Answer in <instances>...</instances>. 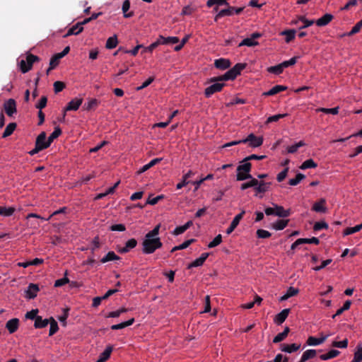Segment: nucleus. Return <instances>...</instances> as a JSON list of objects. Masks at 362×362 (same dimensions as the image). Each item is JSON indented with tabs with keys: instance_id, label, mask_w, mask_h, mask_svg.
Here are the masks:
<instances>
[{
	"instance_id": "nucleus-52",
	"label": "nucleus",
	"mask_w": 362,
	"mask_h": 362,
	"mask_svg": "<svg viewBox=\"0 0 362 362\" xmlns=\"http://www.w3.org/2000/svg\"><path fill=\"white\" fill-rule=\"evenodd\" d=\"M228 0H208L206 2V6L208 7H211L214 5L217 6H223V5H228Z\"/></svg>"
},
{
	"instance_id": "nucleus-57",
	"label": "nucleus",
	"mask_w": 362,
	"mask_h": 362,
	"mask_svg": "<svg viewBox=\"0 0 362 362\" xmlns=\"http://www.w3.org/2000/svg\"><path fill=\"white\" fill-rule=\"evenodd\" d=\"M51 320L52 321L50 322V328L49 332V336L54 334L59 329L57 322L52 317L51 318Z\"/></svg>"
},
{
	"instance_id": "nucleus-35",
	"label": "nucleus",
	"mask_w": 362,
	"mask_h": 362,
	"mask_svg": "<svg viewBox=\"0 0 362 362\" xmlns=\"http://www.w3.org/2000/svg\"><path fill=\"white\" fill-rule=\"evenodd\" d=\"M339 354L340 352L338 350L332 349L327 354L320 355V358L323 361H326L337 357Z\"/></svg>"
},
{
	"instance_id": "nucleus-18",
	"label": "nucleus",
	"mask_w": 362,
	"mask_h": 362,
	"mask_svg": "<svg viewBox=\"0 0 362 362\" xmlns=\"http://www.w3.org/2000/svg\"><path fill=\"white\" fill-rule=\"evenodd\" d=\"M325 203L326 201L325 199H320L319 202H317L313 204L312 210L319 213H325L327 211Z\"/></svg>"
},
{
	"instance_id": "nucleus-45",
	"label": "nucleus",
	"mask_w": 362,
	"mask_h": 362,
	"mask_svg": "<svg viewBox=\"0 0 362 362\" xmlns=\"http://www.w3.org/2000/svg\"><path fill=\"white\" fill-rule=\"evenodd\" d=\"M258 45V42L255 40H253L251 37H247L242 40L240 44L239 47L242 46H247V47H253Z\"/></svg>"
},
{
	"instance_id": "nucleus-28",
	"label": "nucleus",
	"mask_w": 362,
	"mask_h": 362,
	"mask_svg": "<svg viewBox=\"0 0 362 362\" xmlns=\"http://www.w3.org/2000/svg\"><path fill=\"white\" fill-rule=\"evenodd\" d=\"M252 168V164L249 161L240 162V164L237 167V171H242L243 173H250Z\"/></svg>"
},
{
	"instance_id": "nucleus-32",
	"label": "nucleus",
	"mask_w": 362,
	"mask_h": 362,
	"mask_svg": "<svg viewBox=\"0 0 362 362\" xmlns=\"http://www.w3.org/2000/svg\"><path fill=\"white\" fill-rule=\"evenodd\" d=\"M296 33V31L294 29L286 30L281 32V35L286 36L285 40L287 43L290 42L295 38Z\"/></svg>"
},
{
	"instance_id": "nucleus-14",
	"label": "nucleus",
	"mask_w": 362,
	"mask_h": 362,
	"mask_svg": "<svg viewBox=\"0 0 362 362\" xmlns=\"http://www.w3.org/2000/svg\"><path fill=\"white\" fill-rule=\"evenodd\" d=\"M19 327V320L18 318H13L9 320L6 324V328L8 330L9 333L13 334L17 331Z\"/></svg>"
},
{
	"instance_id": "nucleus-21",
	"label": "nucleus",
	"mask_w": 362,
	"mask_h": 362,
	"mask_svg": "<svg viewBox=\"0 0 362 362\" xmlns=\"http://www.w3.org/2000/svg\"><path fill=\"white\" fill-rule=\"evenodd\" d=\"M333 18L334 17L332 14L326 13L323 16L317 19L315 23L317 26H325L331 22Z\"/></svg>"
},
{
	"instance_id": "nucleus-54",
	"label": "nucleus",
	"mask_w": 362,
	"mask_h": 362,
	"mask_svg": "<svg viewBox=\"0 0 362 362\" xmlns=\"http://www.w3.org/2000/svg\"><path fill=\"white\" fill-rule=\"evenodd\" d=\"M128 311V309L125 308H122L116 311H112L109 313L106 317H118L122 313H126Z\"/></svg>"
},
{
	"instance_id": "nucleus-3",
	"label": "nucleus",
	"mask_w": 362,
	"mask_h": 362,
	"mask_svg": "<svg viewBox=\"0 0 362 362\" xmlns=\"http://www.w3.org/2000/svg\"><path fill=\"white\" fill-rule=\"evenodd\" d=\"M243 9H244L243 7L235 8L234 6H228V7L227 8H224V9L221 10L216 14V16L214 18V21H218V20L219 18H223L224 16H233L235 13L238 15V14H240L243 11Z\"/></svg>"
},
{
	"instance_id": "nucleus-40",
	"label": "nucleus",
	"mask_w": 362,
	"mask_h": 362,
	"mask_svg": "<svg viewBox=\"0 0 362 362\" xmlns=\"http://www.w3.org/2000/svg\"><path fill=\"white\" fill-rule=\"evenodd\" d=\"M288 223V220H278L273 223L272 227L277 230H283L286 227Z\"/></svg>"
},
{
	"instance_id": "nucleus-20",
	"label": "nucleus",
	"mask_w": 362,
	"mask_h": 362,
	"mask_svg": "<svg viewBox=\"0 0 362 362\" xmlns=\"http://www.w3.org/2000/svg\"><path fill=\"white\" fill-rule=\"evenodd\" d=\"M112 349L113 348L112 346H107L104 351L100 354L95 362H105L110 357Z\"/></svg>"
},
{
	"instance_id": "nucleus-51",
	"label": "nucleus",
	"mask_w": 362,
	"mask_h": 362,
	"mask_svg": "<svg viewBox=\"0 0 362 362\" xmlns=\"http://www.w3.org/2000/svg\"><path fill=\"white\" fill-rule=\"evenodd\" d=\"M299 21L303 23V25L299 26V29H304L314 24V20H308L304 16H299Z\"/></svg>"
},
{
	"instance_id": "nucleus-39",
	"label": "nucleus",
	"mask_w": 362,
	"mask_h": 362,
	"mask_svg": "<svg viewBox=\"0 0 362 362\" xmlns=\"http://www.w3.org/2000/svg\"><path fill=\"white\" fill-rule=\"evenodd\" d=\"M317 166V164L313 159L310 158L305 160L300 166V168L301 170H306L308 168H315Z\"/></svg>"
},
{
	"instance_id": "nucleus-47",
	"label": "nucleus",
	"mask_w": 362,
	"mask_h": 362,
	"mask_svg": "<svg viewBox=\"0 0 362 362\" xmlns=\"http://www.w3.org/2000/svg\"><path fill=\"white\" fill-rule=\"evenodd\" d=\"M15 211V209L13 207H5V206H0V215L4 216H11Z\"/></svg>"
},
{
	"instance_id": "nucleus-55",
	"label": "nucleus",
	"mask_w": 362,
	"mask_h": 362,
	"mask_svg": "<svg viewBox=\"0 0 362 362\" xmlns=\"http://www.w3.org/2000/svg\"><path fill=\"white\" fill-rule=\"evenodd\" d=\"M250 173H243L242 171H237L236 180L238 181H243L252 178Z\"/></svg>"
},
{
	"instance_id": "nucleus-64",
	"label": "nucleus",
	"mask_w": 362,
	"mask_h": 362,
	"mask_svg": "<svg viewBox=\"0 0 362 362\" xmlns=\"http://www.w3.org/2000/svg\"><path fill=\"white\" fill-rule=\"evenodd\" d=\"M332 345L334 347H337V348H341V349L346 348L348 346V339H345L340 341H334L332 342Z\"/></svg>"
},
{
	"instance_id": "nucleus-17",
	"label": "nucleus",
	"mask_w": 362,
	"mask_h": 362,
	"mask_svg": "<svg viewBox=\"0 0 362 362\" xmlns=\"http://www.w3.org/2000/svg\"><path fill=\"white\" fill-rule=\"evenodd\" d=\"M300 348V344H281L280 349L286 353H293L296 351H298Z\"/></svg>"
},
{
	"instance_id": "nucleus-56",
	"label": "nucleus",
	"mask_w": 362,
	"mask_h": 362,
	"mask_svg": "<svg viewBox=\"0 0 362 362\" xmlns=\"http://www.w3.org/2000/svg\"><path fill=\"white\" fill-rule=\"evenodd\" d=\"M222 242V236L221 234L216 235L214 239L208 245L209 248H213L218 246Z\"/></svg>"
},
{
	"instance_id": "nucleus-58",
	"label": "nucleus",
	"mask_w": 362,
	"mask_h": 362,
	"mask_svg": "<svg viewBox=\"0 0 362 362\" xmlns=\"http://www.w3.org/2000/svg\"><path fill=\"white\" fill-rule=\"evenodd\" d=\"M64 274H65V276L64 278H62V279H57V281H55V282H54L55 287L62 286L69 282V279L66 277L67 271H66Z\"/></svg>"
},
{
	"instance_id": "nucleus-26",
	"label": "nucleus",
	"mask_w": 362,
	"mask_h": 362,
	"mask_svg": "<svg viewBox=\"0 0 362 362\" xmlns=\"http://www.w3.org/2000/svg\"><path fill=\"white\" fill-rule=\"evenodd\" d=\"M83 30V27L80 26L77 23L76 25H73L71 28L69 29L65 37H68L72 35H78Z\"/></svg>"
},
{
	"instance_id": "nucleus-29",
	"label": "nucleus",
	"mask_w": 362,
	"mask_h": 362,
	"mask_svg": "<svg viewBox=\"0 0 362 362\" xmlns=\"http://www.w3.org/2000/svg\"><path fill=\"white\" fill-rule=\"evenodd\" d=\"M117 44H118L117 37L116 35H114L113 36L110 37L107 40L105 47L109 49H114L117 47Z\"/></svg>"
},
{
	"instance_id": "nucleus-62",
	"label": "nucleus",
	"mask_w": 362,
	"mask_h": 362,
	"mask_svg": "<svg viewBox=\"0 0 362 362\" xmlns=\"http://www.w3.org/2000/svg\"><path fill=\"white\" fill-rule=\"evenodd\" d=\"M20 69L22 73L25 74L30 71V67L28 66V63L26 59H21L18 63Z\"/></svg>"
},
{
	"instance_id": "nucleus-31",
	"label": "nucleus",
	"mask_w": 362,
	"mask_h": 362,
	"mask_svg": "<svg viewBox=\"0 0 362 362\" xmlns=\"http://www.w3.org/2000/svg\"><path fill=\"white\" fill-rule=\"evenodd\" d=\"M16 126L17 125H16V124L15 122L9 123L6 126V127L3 134H2V137L3 138H6V137L11 136L13 133L14 130L16 129Z\"/></svg>"
},
{
	"instance_id": "nucleus-43",
	"label": "nucleus",
	"mask_w": 362,
	"mask_h": 362,
	"mask_svg": "<svg viewBox=\"0 0 362 362\" xmlns=\"http://www.w3.org/2000/svg\"><path fill=\"white\" fill-rule=\"evenodd\" d=\"M284 71V68L281 65V64H279L278 65H276V66H269L267 68V71L271 73V74H276V75H279L281 74Z\"/></svg>"
},
{
	"instance_id": "nucleus-9",
	"label": "nucleus",
	"mask_w": 362,
	"mask_h": 362,
	"mask_svg": "<svg viewBox=\"0 0 362 362\" xmlns=\"http://www.w3.org/2000/svg\"><path fill=\"white\" fill-rule=\"evenodd\" d=\"M46 133L45 132H42L37 137L35 141V144L42 148V150L47 148L50 144L48 140L46 141Z\"/></svg>"
},
{
	"instance_id": "nucleus-37",
	"label": "nucleus",
	"mask_w": 362,
	"mask_h": 362,
	"mask_svg": "<svg viewBox=\"0 0 362 362\" xmlns=\"http://www.w3.org/2000/svg\"><path fill=\"white\" fill-rule=\"evenodd\" d=\"M49 324L48 319H42L41 316H38L35 321L34 327L37 329L44 328Z\"/></svg>"
},
{
	"instance_id": "nucleus-11",
	"label": "nucleus",
	"mask_w": 362,
	"mask_h": 362,
	"mask_svg": "<svg viewBox=\"0 0 362 362\" xmlns=\"http://www.w3.org/2000/svg\"><path fill=\"white\" fill-rule=\"evenodd\" d=\"M231 65V62L228 59L219 58L214 61V66L221 70L228 69Z\"/></svg>"
},
{
	"instance_id": "nucleus-36",
	"label": "nucleus",
	"mask_w": 362,
	"mask_h": 362,
	"mask_svg": "<svg viewBox=\"0 0 362 362\" xmlns=\"http://www.w3.org/2000/svg\"><path fill=\"white\" fill-rule=\"evenodd\" d=\"M129 8H130V1L129 0H125L122 4V7L124 18H127L132 17L134 16V13L132 11L127 13Z\"/></svg>"
},
{
	"instance_id": "nucleus-49",
	"label": "nucleus",
	"mask_w": 362,
	"mask_h": 362,
	"mask_svg": "<svg viewBox=\"0 0 362 362\" xmlns=\"http://www.w3.org/2000/svg\"><path fill=\"white\" fill-rule=\"evenodd\" d=\"M305 176L302 173H298L295 178L291 179L288 181V184L292 186H296L300 183L301 180H303Z\"/></svg>"
},
{
	"instance_id": "nucleus-41",
	"label": "nucleus",
	"mask_w": 362,
	"mask_h": 362,
	"mask_svg": "<svg viewBox=\"0 0 362 362\" xmlns=\"http://www.w3.org/2000/svg\"><path fill=\"white\" fill-rule=\"evenodd\" d=\"M362 229V223L356 225L354 227L346 228L344 231V235H349L357 233Z\"/></svg>"
},
{
	"instance_id": "nucleus-5",
	"label": "nucleus",
	"mask_w": 362,
	"mask_h": 362,
	"mask_svg": "<svg viewBox=\"0 0 362 362\" xmlns=\"http://www.w3.org/2000/svg\"><path fill=\"white\" fill-rule=\"evenodd\" d=\"M243 142L249 143V146L257 148L262 145L263 138L262 136H256L254 134H250L247 138L243 139Z\"/></svg>"
},
{
	"instance_id": "nucleus-4",
	"label": "nucleus",
	"mask_w": 362,
	"mask_h": 362,
	"mask_svg": "<svg viewBox=\"0 0 362 362\" xmlns=\"http://www.w3.org/2000/svg\"><path fill=\"white\" fill-rule=\"evenodd\" d=\"M218 82H212L213 84L207 87L204 90V95L206 98H210L213 94L221 92L223 88L225 86L224 83ZM209 83L210 82V79L209 80Z\"/></svg>"
},
{
	"instance_id": "nucleus-12",
	"label": "nucleus",
	"mask_w": 362,
	"mask_h": 362,
	"mask_svg": "<svg viewBox=\"0 0 362 362\" xmlns=\"http://www.w3.org/2000/svg\"><path fill=\"white\" fill-rule=\"evenodd\" d=\"M329 336V334H327V335L321 334L320 338H316L315 337L310 336L307 339V344L309 346L320 345V344L324 343Z\"/></svg>"
},
{
	"instance_id": "nucleus-7",
	"label": "nucleus",
	"mask_w": 362,
	"mask_h": 362,
	"mask_svg": "<svg viewBox=\"0 0 362 362\" xmlns=\"http://www.w3.org/2000/svg\"><path fill=\"white\" fill-rule=\"evenodd\" d=\"M83 103L82 98H75L68 103L67 105L64 110L63 119L66 116V112L67 111H76L77 110Z\"/></svg>"
},
{
	"instance_id": "nucleus-22",
	"label": "nucleus",
	"mask_w": 362,
	"mask_h": 362,
	"mask_svg": "<svg viewBox=\"0 0 362 362\" xmlns=\"http://www.w3.org/2000/svg\"><path fill=\"white\" fill-rule=\"evenodd\" d=\"M162 159H163L162 158H156L151 160L148 163L144 165L142 168H141L139 170L138 174H141V173L146 172V170H148V169H150L155 165L160 163L162 160Z\"/></svg>"
},
{
	"instance_id": "nucleus-24",
	"label": "nucleus",
	"mask_w": 362,
	"mask_h": 362,
	"mask_svg": "<svg viewBox=\"0 0 362 362\" xmlns=\"http://www.w3.org/2000/svg\"><path fill=\"white\" fill-rule=\"evenodd\" d=\"M287 87L281 85H276L272 88L269 91L264 93V95L270 96L276 95L281 91L286 90Z\"/></svg>"
},
{
	"instance_id": "nucleus-53",
	"label": "nucleus",
	"mask_w": 362,
	"mask_h": 362,
	"mask_svg": "<svg viewBox=\"0 0 362 362\" xmlns=\"http://www.w3.org/2000/svg\"><path fill=\"white\" fill-rule=\"evenodd\" d=\"M160 224H158L154 228L146 234V238H158Z\"/></svg>"
},
{
	"instance_id": "nucleus-23",
	"label": "nucleus",
	"mask_w": 362,
	"mask_h": 362,
	"mask_svg": "<svg viewBox=\"0 0 362 362\" xmlns=\"http://www.w3.org/2000/svg\"><path fill=\"white\" fill-rule=\"evenodd\" d=\"M158 40L160 45L176 44L179 42V38L177 37H165L160 35Z\"/></svg>"
},
{
	"instance_id": "nucleus-30",
	"label": "nucleus",
	"mask_w": 362,
	"mask_h": 362,
	"mask_svg": "<svg viewBox=\"0 0 362 362\" xmlns=\"http://www.w3.org/2000/svg\"><path fill=\"white\" fill-rule=\"evenodd\" d=\"M289 332H290V329L288 327H286L282 332L279 333L274 338L273 342L276 344V343L282 341L283 340H284L286 338Z\"/></svg>"
},
{
	"instance_id": "nucleus-10",
	"label": "nucleus",
	"mask_w": 362,
	"mask_h": 362,
	"mask_svg": "<svg viewBox=\"0 0 362 362\" xmlns=\"http://www.w3.org/2000/svg\"><path fill=\"white\" fill-rule=\"evenodd\" d=\"M137 245V240L135 238H131L127 240L125 243V246L123 247L118 248V252L124 254L129 252L132 249L134 248Z\"/></svg>"
},
{
	"instance_id": "nucleus-50",
	"label": "nucleus",
	"mask_w": 362,
	"mask_h": 362,
	"mask_svg": "<svg viewBox=\"0 0 362 362\" xmlns=\"http://www.w3.org/2000/svg\"><path fill=\"white\" fill-rule=\"evenodd\" d=\"M362 28V20L358 21L351 29V30L346 33V34H344L343 36L344 35H348V36H351L354 34H356L357 33H358L360 31V30Z\"/></svg>"
},
{
	"instance_id": "nucleus-16",
	"label": "nucleus",
	"mask_w": 362,
	"mask_h": 362,
	"mask_svg": "<svg viewBox=\"0 0 362 362\" xmlns=\"http://www.w3.org/2000/svg\"><path fill=\"white\" fill-rule=\"evenodd\" d=\"M290 313L289 308L284 309L281 312L278 313L274 318V322L277 325H281L287 318Z\"/></svg>"
},
{
	"instance_id": "nucleus-46",
	"label": "nucleus",
	"mask_w": 362,
	"mask_h": 362,
	"mask_svg": "<svg viewBox=\"0 0 362 362\" xmlns=\"http://www.w3.org/2000/svg\"><path fill=\"white\" fill-rule=\"evenodd\" d=\"M362 361V346L358 345L356 350L354 352V357L351 362H361Z\"/></svg>"
},
{
	"instance_id": "nucleus-25",
	"label": "nucleus",
	"mask_w": 362,
	"mask_h": 362,
	"mask_svg": "<svg viewBox=\"0 0 362 362\" xmlns=\"http://www.w3.org/2000/svg\"><path fill=\"white\" fill-rule=\"evenodd\" d=\"M62 58L63 57L59 53L54 54L49 61V70L55 69L59 65Z\"/></svg>"
},
{
	"instance_id": "nucleus-38",
	"label": "nucleus",
	"mask_w": 362,
	"mask_h": 362,
	"mask_svg": "<svg viewBox=\"0 0 362 362\" xmlns=\"http://www.w3.org/2000/svg\"><path fill=\"white\" fill-rule=\"evenodd\" d=\"M194 242H195V239L187 240L185 241L184 243H182L181 245L175 246L174 247H173L170 252H175L177 250H184V249L188 247Z\"/></svg>"
},
{
	"instance_id": "nucleus-8",
	"label": "nucleus",
	"mask_w": 362,
	"mask_h": 362,
	"mask_svg": "<svg viewBox=\"0 0 362 362\" xmlns=\"http://www.w3.org/2000/svg\"><path fill=\"white\" fill-rule=\"evenodd\" d=\"M245 214V211H242L239 214L236 215L230 223V226L226 230V233L228 235L230 234L238 226L240 220L243 218L244 214Z\"/></svg>"
},
{
	"instance_id": "nucleus-63",
	"label": "nucleus",
	"mask_w": 362,
	"mask_h": 362,
	"mask_svg": "<svg viewBox=\"0 0 362 362\" xmlns=\"http://www.w3.org/2000/svg\"><path fill=\"white\" fill-rule=\"evenodd\" d=\"M327 228H328V224L327 223H325V221L316 222L313 226V229L315 231H318L322 229H327Z\"/></svg>"
},
{
	"instance_id": "nucleus-19",
	"label": "nucleus",
	"mask_w": 362,
	"mask_h": 362,
	"mask_svg": "<svg viewBox=\"0 0 362 362\" xmlns=\"http://www.w3.org/2000/svg\"><path fill=\"white\" fill-rule=\"evenodd\" d=\"M274 206H275V216H277L281 218H286L291 215V209L285 210L283 206H279L277 204H274Z\"/></svg>"
},
{
	"instance_id": "nucleus-13",
	"label": "nucleus",
	"mask_w": 362,
	"mask_h": 362,
	"mask_svg": "<svg viewBox=\"0 0 362 362\" xmlns=\"http://www.w3.org/2000/svg\"><path fill=\"white\" fill-rule=\"evenodd\" d=\"M272 185L271 182H266L264 181H258V183L255 186V191L256 195L258 194H264L267 192Z\"/></svg>"
},
{
	"instance_id": "nucleus-61",
	"label": "nucleus",
	"mask_w": 362,
	"mask_h": 362,
	"mask_svg": "<svg viewBox=\"0 0 362 362\" xmlns=\"http://www.w3.org/2000/svg\"><path fill=\"white\" fill-rule=\"evenodd\" d=\"M257 236L259 238H268L272 235V233L263 229H258L256 232Z\"/></svg>"
},
{
	"instance_id": "nucleus-42",
	"label": "nucleus",
	"mask_w": 362,
	"mask_h": 362,
	"mask_svg": "<svg viewBox=\"0 0 362 362\" xmlns=\"http://www.w3.org/2000/svg\"><path fill=\"white\" fill-rule=\"evenodd\" d=\"M62 129L59 127H56L54 128V132L49 135L47 139L50 145L54 139L58 138L62 134Z\"/></svg>"
},
{
	"instance_id": "nucleus-44",
	"label": "nucleus",
	"mask_w": 362,
	"mask_h": 362,
	"mask_svg": "<svg viewBox=\"0 0 362 362\" xmlns=\"http://www.w3.org/2000/svg\"><path fill=\"white\" fill-rule=\"evenodd\" d=\"M26 61L28 63V66L30 67V70L33 67V64L36 62L40 61V58L37 56H35L33 54H28L26 56Z\"/></svg>"
},
{
	"instance_id": "nucleus-1",
	"label": "nucleus",
	"mask_w": 362,
	"mask_h": 362,
	"mask_svg": "<svg viewBox=\"0 0 362 362\" xmlns=\"http://www.w3.org/2000/svg\"><path fill=\"white\" fill-rule=\"evenodd\" d=\"M245 67L246 64L238 63L232 69L226 71L224 74L211 78L210 82L234 80L238 75L240 74L241 71L243 70Z\"/></svg>"
},
{
	"instance_id": "nucleus-48",
	"label": "nucleus",
	"mask_w": 362,
	"mask_h": 362,
	"mask_svg": "<svg viewBox=\"0 0 362 362\" xmlns=\"http://www.w3.org/2000/svg\"><path fill=\"white\" fill-rule=\"evenodd\" d=\"M305 144L303 141L295 144L294 145L290 146L287 148V151L289 153H296L300 147L304 146Z\"/></svg>"
},
{
	"instance_id": "nucleus-33",
	"label": "nucleus",
	"mask_w": 362,
	"mask_h": 362,
	"mask_svg": "<svg viewBox=\"0 0 362 362\" xmlns=\"http://www.w3.org/2000/svg\"><path fill=\"white\" fill-rule=\"evenodd\" d=\"M118 259H120V257L119 256H117L114 252L110 251V252H108L107 254L101 259L100 262L102 263H105V262H107L110 261H114V260H118Z\"/></svg>"
},
{
	"instance_id": "nucleus-60",
	"label": "nucleus",
	"mask_w": 362,
	"mask_h": 362,
	"mask_svg": "<svg viewBox=\"0 0 362 362\" xmlns=\"http://www.w3.org/2000/svg\"><path fill=\"white\" fill-rule=\"evenodd\" d=\"M287 116V114H278L269 117L267 119L266 123H271L279 121L280 119Z\"/></svg>"
},
{
	"instance_id": "nucleus-27",
	"label": "nucleus",
	"mask_w": 362,
	"mask_h": 362,
	"mask_svg": "<svg viewBox=\"0 0 362 362\" xmlns=\"http://www.w3.org/2000/svg\"><path fill=\"white\" fill-rule=\"evenodd\" d=\"M194 175V173L192 172V170L188 171V173H187L185 175H183L182 182L177 184L176 188L177 189H182L183 187H185L188 183H189L190 182L188 181L187 179Z\"/></svg>"
},
{
	"instance_id": "nucleus-59",
	"label": "nucleus",
	"mask_w": 362,
	"mask_h": 362,
	"mask_svg": "<svg viewBox=\"0 0 362 362\" xmlns=\"http://www.w3.org/2000/svg\"><path fill=\"white\" fill-rule=\"evenodd\" d=\"M317 111L322 112L326 114H332V115H337L339 112V107H336L334 108H324L321 107L317 109Z\"/></svg>"
},
{
	"instance_id": "nucleus-6",
	"label": "nucleus",
	"mask_w": 362,
	"mask_h": 362,
	"mask_svg": "<svg viewBox=\"0 0 362 362\" xmlns=\"http://www.w3.org/2000/svg\"><path fill=\"white\" fill-rule=\"evenodd\" d=\"M4 110L8 117H12L17 112L16 100L13 98L6 100L4 103Z\"/></svg>"
},
{
	"instance_id": "nucleus-2",
	"label": "nucleus",
	"mask_w": 362,
	"mask_h": 362,
	"mask_svg": "<svg viewBox=\"0 0 362 362\" xmlns=\"http://www.w3.org/2000/svg\"><path fill=\"white\" fill-rule=\"evenodd\" d=\"M162 246L163 243L160 238H146L145 236L142 242V252L146 255L152 254Z\"/></svg>"
},
{
	"instance_id": "nucleus-34",
	"label": "nucleus",
	"mask_w": 362,
	"mask_h": 362,
	"mask_svg": "<svg viewBox=\"0 0 362 362\" xmlns=\"http://www.w3.org/2000/svg\"><path fill=\"white\" fill-rule=\"evenodd\" d=\"M249 179H250L249 182L243 183L241 185V186H240V189L241 190H245V189H247V188H250V187H253L254 189L255 188V186L258 183V180L255 178V177H252V178H249Z\"/></svg>"
},
{
	"instance_id": "nucleus-15",
	"label": "nucleus",
	"mask_w": 362,
	"mask_h": 362,
	"mask_svg": "<svg viewBox=\"0 0 362 362\" xmlns=\"http://www.w3.org/2000/svg\"><path fill=\"white\" fill-rule=\"evenodd\" d=\"M39 287L37 284H30L26 291L25 297L29 299H33L37 296Z\"/></svg>"
}]
</instances>
